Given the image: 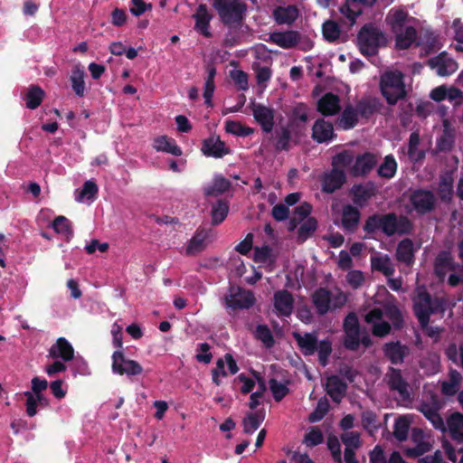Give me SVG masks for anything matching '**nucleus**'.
I'll return each mask as SVG.
<instances>
[{"mask_svg":"<svg viewBox=\"0 0 463 463\" xmlns=\"http://www.w3.org/2000/svg\"><path fill=\"white\" fill-rule=\"evenodd\" d=\"M393 435L399 441H405L408 438L410 422L405 417H399L393 426Z\"/></svg>","mask_w":463,"mask_h":463,"instance_id":"nucleus-56","label":"nucleus"},{"mask_svg":"<svg viewBox=\"0 0 463 463\" xmlns=\"http://www.w3.org/2000/svg\"><path fill=\"white\" fill-rule=\"evenodd\" d=\"M363 230L368 238L374 239V235L378 232L389 238L394 235H411L413 232L414 224L406 215L390 212L368 216Z\"/></svg>","mask_w":463,"mask_h":463,"instance_id":"nucleus-1","label":"nucleus"},{"mask_svg":"<svg viewBox=\"0 0 463 463\" xmlns=\"http://www.w3.org/2000/svg\"><path fill=\"white\" fill-rule=\"evenodd\" d=\"M373 269L381 271L383 275L389 277L394 273V267L388 255L374 256L371 258Z\"/></svg>","mask_w":463,"mask_h":463,"instance_id":"nucleus-42","label":"nucleus"},{"mask_svg":"<svg viewBox=\"0 0 463 463\" xmlns=\"http://www.w3.org/2000/svg\"><path fill=\"white\" fill-rule=\"evenodd\" d=\"M299 11L296 5L278 6L273 10L272 16L278 24H291L298 17Z\"/></svg>","mask_w":463,"mask_h":463,"instance_id":"nucleus-27","label":"nucleus"},{"mask_svg":"<svg viewBox=\"0 0 463 463\" xmlns=\"http://www.w3.org/2000/svg\"><path fill=\"white\" fill-rule=\"evenodd\" d=\"M202 153L207 157L222 158L232 153V149L221 140L219 136H211L202 142Z\"/></svg>","mask_w":463,"mask_h":463,"instance_id":"nucleus-12","label":"nucleus"},{"mask_svg":"<svg viewBox=\"0 0 463 463\" xmlns=\"http://www.w3.org/2000/svg\"><path fill=\"white\" fill-rule=\"evenodd\" d=\"M396 258L405 264H411L414 260L413 241L409 238L402 240L396 249Z\"/></svg>","mask_w":463,"mask_h":463,"instance_id":"nucleus-34","label":"nucleus"},{"mask_svg":"<svg viewBox=\"0 0 463 463\" xmlns=\"http://www.w3.org/2000/svg\"><path fill=\"white\" fill-rule=\"evenodd\" d=\"M74 348L71 344L63 336L59 337L56 342L51 345L48 351V356L52 359H60L63 362H69L73 358Z\"/></svg>","mask_w":463,"mask_h":463,"instance_id":"nucleus-20","label":"nucleus"},{"mask_svg":"<svg viewBox=\"0 0 463 463\" xmlns=\"http://www.w3.org/2000/svg\"><path fill=\"white\" fill-rule=\"evenodd\" d=\"M428 65L431 69H437L439 76H449L458 70V63L455 60L448 56L446 52H441L437 56L428 61Z\"/></svg>","mask_w":463,"mask_h":463,"instance_id":"nucleus-15","label":"nucleus"},{"mask_svg":"<svg viewBox=\"0 0 463 463\" xmlns=\"http://www.w3.org/2000/svg\"><path fill=\"white\" fill-rule=\"evenodd\" d=\"M420 135L417 132H412L409 137L408 142V156L413 162H420L424 159L425 152L419 149Z\"/></svg>","mask_w":463,"mask_h":463,"instance_id":"nucleus-44","label":"nucleus"},{"mask_svg":"<svg viewBox=\"0 0 463 463\" xmlns=\"http://www.w3.org/2000/svg\"><path fill=\"white\" fill-rule=\"evenodd\" d=\"M275 313L281 317H289L293 311L294 299L287 289L278 290L273 296Z\"/></svg>","mask_w":463,"mask_h":463,"instance_id":"nucleus-19","label":"nucleus"},{"mask_svg":"<svg viewBox=\"0 0 463 463\" xmlns=\"http://www.w3.org/2000/svg\"><path fill=\"white\" fill-rule=\"evenodd\" d=\"M387 384L392 391H396L400 398L404 402H410L411 395L409 384L402 375L400 369L389 367L386 373Z\"/></svg>","mask_w":463,"mask_h":463,"instance_id":"nucleus-10","label":"nucleus"},{"mask_svg":"<svg viewBox=\"0 0 463 463\" xmlns=\"http://www.w3.org/2000/svg\"><path fill=\"white\" fill-rule=\"evenodd\" d=\"M229 203L224 200H217L212 206L211 216L213 225L222 223L229 213Z\"/></svg>","mask_w":463,"mask_h":463,"instance_id":"nucleus-43","label":"nucleus"},{"mask_svg":"<svg viewBox=\"0 0 463 463\" xmlns=\"http://www.w3.org/2000/svg\"><path fill=\"white\" fill-rule=\"evenodd\" d=\"M50 226L58 234H61V235H64L67 237L71 236L73 234V231L71 228V222L65 216H62V215L57 216L52 222Z\"/></svg>","mask_w":463,"mask_h":463,"instance_id":"nucleus-50","label":"nucleus"},{"mask_svg":"<svg viewBox=\"0 0 463 463\" xmlns=\"http://www.w3.org/2000/svg\"><path fill=\"white\" fill-rule=\"evenodd\" d=\"M317 228V221L314 217L307 218L300 225L298 231V238L306 241Z\"/></svg>","mask_w":463,"mask_h":463,"instance_id":"nucleus-60","label":"nucleus"},{"mask_svg":"<svg viewBox=\"0 0 463 463\" xmlns=\"http://www.w3.org/2000/svg\"><path fill=\"white\" fill-rule=\"evenodd\" d=\"M380 90L390 106H394L407 96L404 74L398 71H386L380 77Z\"/></svg>","mask_w":463,"mask_h":463,"instance_id":"nucleus-4","label":"nucleus"},{"mask_svg":"<svg viewBox=\"0 0 463 463\" xmlns=\"http://www.w3.org/2000/svg\"><path fill=\"white\" fill-rule=\"evenodd\" d=\"M225 130L227 133L241 137H248L253 133V129L251 128L243 126L241 123L234 120L226 121Z\"/></svg>","mask_w":463,"mask_h":463,"instance_id":"nucleus-54","label":"nucleus"},{"mask_svg":"<svg viewBox=\"0 0 463 463\" xmlns=\"http://www.w3.org/2000/svg\"><path fill=\"white\" fill-rule=\"evenodd\" d=\"M45 96L44 90L39 85H30L24 96L25 106L29 109H37Z\"/></svg>","mask_w":463,"mask_h":463,"instance_id":"nucleus-38","label":"nucleus"},{"mask_svg":"<svg viewBox=\"0 0 463 463\" xmlns=\"http://www.w3.org/2000/svg\"><path fill=\"white\" fill-rule=\"evenodd\" d=\"M400 454L398 451H393L389 457V459L386 460L384 452L381 446L377 445L374 449L370 452V460L372 463H392V458L394 454Z\"/></svg>","mask_w":463,"mask_h":463,"instance_id":"nucleus-64","label":"nucleus"},{"mask_svg":"<svg viewBox=\"0 0 463 463\" xmlns=\"http://www.w3.org/2000/svg\"><path fill=\"white\" fill-rule=\"evenodd\" d=\"M412 210L418 215L431 213L437 206V197L431 190L417 188L413 190L409 197Z\"/></svg>","mask_w":463,"mask_h":463,"instance_id":"nucleus-7","label":"nucleus"},{"mask_svg":"<svg viewBox=\"0 0 463 463\" xmlns=\"http://www.w3.org/2000/svg\"><path fill=\"white\" fill-rule=\"evenodd\" d=\"M99 192V188L97 184L92 180H87L79 193L75 196L76 201L78 202H83L84 200H91L96 197L97 194Z\"/></svg>","mask_w":463,"mask_h":463,"instance_id":"nucleus-53","label":"nucleus"},{"mask_svg":"<svg viewBox=\"0 0 463 463\" xmlns=\"http://www.w3.org/2000/svg\"><path fill=\"white\" fill-rule=\"evenodd\" d=\"M208 236V231L203 229H198L193 235V237L190 239L185 249V254L187 256H193L203 251L206 248L205 241Z\"/></svg>","mask_w":463,"mask_h":463,"instance_id":"nucleus-29","label":"nucleus"},{"mask_svg":"<svg viewBox=\"0 0 463 463\" xmlns=\"http://www.w3.org/2000/svg\"><path fill=\"white\" fill-rule=\"evenodd\" d=\"M255 337L268 348L272 347L275 344L273 335L267 325H258L256 326Z\"/></svg>","mask_w":463,"mask_h":463,"instance_id":"nucleus-58","label":"nucleus"},{"mask_svg":"<svg viewBox=\"0 0 463 463\" xmlns=\"http://www.w3.org/2000/svg\"><path fill=\"white\" fill-rule=\"evenodd\" d=\"M446 309V301L443 298H432L427 289L418 288L413 298V311L420 326L426 328L431 315L443 314Z\"/></svg>","mask_w":463,"mask_h":463,"instance_id":"nucleus-2","label":"nucleus"},{"mask_svg":"<svg viewBox=\"0 0 463 463\" xmlns=\"http://www.w3.org/2000/svg\"><path fill=\"white\" fill-rule=\"evenodd\" d=\"M341 110L340 98L337 94L327 92L317 101V111L323 116H335Z\"/></svg>","mask_w":463,"mask_h":463,"instance_id":"nucleus-21","label":"nucleus"},{"mask_svg":"<svg viewBox=\"0 0 463 463\" xmlns=\"http://www.w3.org/2000/svg\"><path fill=\"white\" fill-rule=\"evenodd\" d=\"M430 401H422L419 406V411L424 415V417L430 420L432 419L440 410L441 402L438 395L434 392H430Z\"/></svg>","mask_w":463,"mask_h":463,"instance_id":"nucleus-35","label":"nucleus"},{"mask_svg":"<svg viewBox=\"0 0 463 463\" xmlns=\"http://www.w3.org/2000/svg\"><path fill=\"white\" fill-rule=\"evenodd\" d=\"M269 41L283 49H290L299 43L300 33L294 30L273 32L269 34Z\"/></svg>","mask_w":463,"mask_h":463,"instance_id":"nucleus-22","label":"nucleus"},{"mask_svg":"<svg viewBox=\"0 0 463 463\" xmlns=\"http://www.w3.org/2000/svg\"><path fill=\"white\" fill-rule=\"evenodd\" d=\"M356 43L364 56L372 57L378 53L379 48L386 43L383 32L373 23L362 26L357 33Z\"/></svg>","mask_w":463,"mask_h":463,"instance_id":"nucleus-5","label":"nucleus"},{"mask_svg":"<svg viewBox=\"0 0 463 463\" xmlns=\"http://www.w3.org/2000/svg\"><path fill=\"white\" fill-rule=\"evenodd\" d=\"M85 71L80 66H75L70 76L71 88L79 98L84 97L85 94Z\"/></svg>","mask_w":463,"mask_h":463,"instance_id":"nucleus-33","label":"nucleus"},{"mask_svg":"<svg viewBox=\"0 0 463 463\" xmlns=\"http://www.w3.org/2000/svg\"><path fill=\"white\" fill-rule=\"evenodd\" d=\"M438 192L441 201L449 202L453 195V179L450 176H441Z\"/></svg>","mask_w":463,"mask_h":463,"instance_id":"nucleus-51","label":"nucleus"},{"mask_svg":"<svg viewBox=\"0 0 463 463\" xmlns=\"http://www.w3.org/2000/svg\"><path fill=\"white\" fill-rule=\"evenodd\" d=\"M361 344L365 347L371 345L372 341L367 332L362 331L361 327L345 330L344 345L346 349L356 351Z\"/></svg>","mask_w":463,"mask_h":463,"instance_id":"nucleus-17","label":"nucleus"},{"mask_svg":"<svg viewBox=\"0 0 463 463\" xmlns=\"http://www.w3.org/2000/svg\"><path fill=\"white\" fill-rule=\"evenodd\" d=\"M264 416L259 412H249L242 420L244 433L248 435L253 434L261 425Z\"/></svg>","mask_w":463,"mask_h":463,"instance_id":"nucleus-46","label":"nucleus"},{"mask_svg":"<svg viewBox=\"0 0 463 463\" xmlns=\"http://www.w3.org/2000/svg\"><path fill=\"white\" fill-rule=\"evenodd\" d=\"M293 337L305 356L313 355L317 352L319 364L324 367L327 365L328 357L332 353V343L328 338L318 341L316 332H294Z\"/></svg>","mask_w":463,"mask_h":463,"instance_id":"nucleus-3","label":"nucleus"},{"mask_svg":"<svg viewBox=\"0 0 463 463\" xmlns=\"http://www.w3.org/2000/svg\"><path fill=\"white\" fill-rule=\"evenodd\" d=\"M321 191L324 194H333L342 188L346 181V174L336 166L324 172L320 176Z\"/></svg>","mask_w":463,"mask_h":463,"instance_id":"nucleus-9","label":"nucleus"},{"mask_svg":"<svg viewBox=\"0 0 463 463\" xmlns=\"http://www.w3.org/2000/svg\"><path fill=\"white\" fill-rule=\"evenodd\" d=\"M329 411V403L326 397L318 400L317 407L309 414L308 420L312 423L318 422L324 419Z\"/></svg>","mask_w":463,"mask_h":463,"instance_id":"nucleus-55","label":"nucleus"},{"mask_svg":"<svg viewBox=\"0 0 463 463\" xmlns=\"http://www.w3.org/2000/svg\"><path fill=\"white\" fill-rule=\"evenodd\" d=\"M392 33L395 34V45L400 50L410 48L417 37V30L411 25Z\"/></svg>","mask_w":463,"mask_h":463,"instance_id":"nucleus-31","label":"nucleus"},{"mask_svg":"<svg viewBox=\"0 0 463 463\" xmlns=\"http://www.w3.org/2000/svg\"><path fill=\"white\" fill-rule=\"evenodd\" d=\"M397 170V163L392 155L386 156L383 162L378 168V175L382 177L392 178L395 175Z\"/></svg>","mask_w":463,"mask_h":463,"instance_id":"nucleus-52","label":"nucleus"},{"mask_svg":"<svg viewBox=\"0 0 463 463\" xmlns=\"http://www.w3.org/2000/svg\"><path fill=\"white\" fill-rule=\"evenodd\" d=\"M382 100L377 97H364L356 103L359 117L368 119L383 108Z\"/></svg>","mask_w":463,"mask_h":463,"instance_id":"nucleus-23","label":"nucleus"},{"mask_svg":"<svg viewBox=\"0 0 463 463\" xmlns=\"http://www.w3.org/2000/svg\"><path fill=\"white\" fill-rule=\"evenodd\" d=\"M377 164L376 156L372 153H364L357 156L354 170L355 173L360 175L368 174Z\"/></svg>","mask_w":463,"mask_h":463,"instance_id":"nucleus-39","label":"nucleus"},{"mask_svg":"<svg viewBox=\"0 0 463 463\" xmlns=\"http://www.w3.org/2000/svg\"><path fill=\"white\" fill-rule=\"evenodd\" d=\"M213 7L220 21L227 26L240 25L246 16L247 4L241 0H213Z\"/></svg>","mask_w":463,"mask_h":463,"instance_id":"nucleus-6","label":"nucleus"},{"mask_svg":"<svg viewBox=\"0 0 463 463\" xmlns=\"http://www.w3.org/2000/svg\"><path fill=\"white\" fill-rule=\"evenodd\" d=\"M352 5L356 6V4H353L351 1H347L342 5L339 8L340 13L348 20L350 26H353L356 18L362 14V10L360 8H353Z\"/></svg>","mask_w":463,"mask_h":463,"instance_id":"nucleus-57","label":"nucleus"},{"mask_svg":"<svg viewBox=\"0 0 463 463\" xmlns=\"http://www.w3.org/2000/svg\"><path fill=\"white\" fill-rule=\"evenodd\" d=\"M252 115L264 133H270L275 125V110L261 103L252 104Z\"/></svg>","mask_w":463,"mask_h":463,"instance_id":"nucleus-11","label":"nucleus"},{"mask_svg":"<svg viewBox=\"0 0 463 463\" xmlns=\"http://www.w3.org/2000/svg\"><path fill=\"white\" fill-rule=\"evenodd\" d=\"M341 32L339 24L333 20H327L322 25L323 36L329 43H334L338 40Z\"/></svg>","mask_w":463,"mask_h":463,"instance_id":"nucleus-49","label":"nucleus"},{"mask_svg":"<svg viewBox=\"0 0 463 463\" xmlns=\"http://www.w3.org/2000/svg\"><path fill=\"white\" fill-rule=\"evenodd\" d=\"M153 147L157 152H164L180 156L183 154L182 148L176 144V141L166 135L159 136L154 139Z\"/></svg>","mask_w":463,"mask_h":463,"instance_id":"nucleus-28","label":"nucleus"},{"mask_svg":"<svg viewBox=\"0 0 463 463\" xmlns=\"http://www.w3.org/2000/svg\"><path fill=\"white\" fill-rule=\"evenodd\" d=\"M408 17V12L402 8H392L386 16V23L391 27L392 32H399L405 26Z\"/></svg>","mask_w":463,"mask_h":463,"instance_id":"nucleus-32","label":"nucleus"},{"mask_svg":"<svg viewBox=\"0 0 463 463\" xmlns=\"http://www.w3.org/2000/svg\"><path fill=\"white\" fill-rule=\"evenodd\" d=\"M291 133L286 127L276 131L274 147L276 151H288L290 148Z\"/></svg>","mask_w":463,"mask_h":463,"instance_id":"nucleus-48","label":"nucleus"},{"mask_svg":"<svg viewBox=\"0 0 463 463\" xmlns=\"http://www.w3.org/2000/svg\"><path fill=\"white\" fill-rule=\"evenodd\" d=\"M255 304V298L251 291L238 288L236 293L226 298V305L232 309H249Z\"/></svg>","mask_w":463,"mask_h":463,"instance_id":"nucleus-18","label":"nucleus"},{"mask_svg":"<svg viewBox=\"0 0 463 463\" xmlns=\"http://www.w3.org/2000/svg\"><path fill=\"white\" fill-rule=\"evenodd\" d=\"M308 111L309 109L306 103H297L291 109L289 123L297 126L305 125L309 118Z\"/></svg>","mask_w":463,"mask_h":463,"instance_id":"nucleus-41","label":"nucleus"},{"mask_svg":"<svg viewBox=\"0 0 463 463\" xmlns=\"http://www.w3.org/2000/svg\"><path fill=\"white\" fill-rule=\"evenodd\" d=\"M447 425L452 439L463 443V415L459 412L451 414L447 420Z\"/></svg>","mask_w":463,"mask_h":463,"instance_id":"nucleus-37","label":"nucleus"},{"mask_svg":"<svg viewBox=\"0 0 463 463\" xmlns=\"http://www.w3.org/2000/svg\"><path fill=\"white\" fill-rule=\"evenodd\" d=\"M455 144V135L452 129L446 128L437 138L436 148L439 152H450Z\"/></svg>","mask_w":463,"mask_h":463,"instance_id":"nucleus-47","label":"nucleus"},{"mask_svg":"<svg viewBox=\"0 0 463 463\" xmlns=\"http://www.w3.org/2000/svg\"><path fill=\"white\" fill-rule=\"evenodd\" d=\"M68 368L71 371L74 377L78 374L87 376L90 374V370L89 368L88 363L86 360L80 354H73V358L69 360Z\"/></svg>","mask_w":463,"mask_h":463,"instance_id":"nucleus-45","label":"nucleus"},{"mask_svg":"<svg viewBox=\"0 0 463 463\" xmlns=\"http://www.w3.org/2000/svg\"><path fill=\"white\" fill-rule=\"evenodd\" d=\"M269 390L276 402H280L288 392L289 389L286 383L279 382L275 378L269 381Z\"/></svg>","mask_w":463,"mask_h":463,"instance_id":"nucleus-59","label":"nucleus"},{"mask_svg":"<svg viewBox=\"0 0 463 463\" xmlns=\"http://www.w3.org/2000/svg\"><path fill=\"white\" fill-rule=\"evenodd\" d=\"M384 356L395 365L402 364L406 356L410 354V348L400 341H391L383 346Z\"/></svg>","mask_w":463,"mask_h":463,"instance_id":"nucleus-16","label":"nucleus"},{"mask_svg":"<svg viewBox=\"0 0 463 463\" xmlns=\"http://www.w3.org/2000/svg\"><path fill=\"white\" fill-rule=\"evenodd\" d=\"M112 372L115 374H126L128 377L142 373V366L135 360L128 359L122 350H116L112 354Z\"/></svg>","mask_w":463,"mask_h":463,"instance_id":"nucleus-8","label":"nucleus"},{"mask_svg":"<svg viewBox=\"0 0 463 463\" xmlns=\"http://www.w3.org/2000/svg\"><path fill=\"white\" fill-rule=\"evenodd\" d=\"M231 181L221 174L213 176V182L203 189L206 196H219L230 190Z\"/></svg>","mask_w":463,"mask_h":463,"instance_id":"nucleus-30","label":"nucleus"},{"mask_svg":"<svg viewBox=\"0 0 463 463\" xmlns=\"http://www.w3.org/2000/svg\"><path fill=\"white\" fill-rule=\"evenodd\" d=\"M192 17L195 22L194 29L206 38L212 37L210 23L213 16L209 12L207 5L200 4Z\"/></svg>","mask_w":463,"mask_h":463,"instance_id":"nucleus-13","label":"nucleus"},{"mask_svg":"<svg viewBox=\"0 0 463 463\" xmlns=\"http://www.w3.org/2000/svg\"><path fill=\"white\" fill-rule=\"evenodd\" d=\"M361 219L360 211L351 205L346 204L343 207L341 226L347 232H354L358 227Z\"/></svg>","mask_w":463,"mask_h":463,"instance_id":"nucleus-24","label":"nucleus"},{"mask_svg":"<svg viewBox=\"0 0 463 463\" xmlns=\"http://www.w3.org/2000/svg\"><path fill=\"white\" fill-rule=\"evenodd\" d=\"M359 118L356 107L348 104L341 113L339 125L345 130L352 129L357 125Z\"/></svg>","mask_w":463,"mask_h":463,"instance_id":"nucleus-36","label":"nucleus"},{"mask_svg":"<svg viewBox=\"0 0 463 463\" xmlns=\"http://www.w3.org/2000/svg\"><path fill=\"white\" fill-rule=\"evenodd\" d=\"M431 447V444L428 440H424L415 444V447L413 448H406L404 449V454L409 458H417L430 451Z\"/></svg>","mask_w":463,"mask_h":463,"instance_id":"nucleus-62","label":"nucleus"},{"mask_svg":"<svg viewBox=\"0 0 463 463\" xmlns=\"http://www.w3.org/2000/svg\"><path fill=\"white\" fill-rule=\"evenodd\" d=\"M312 303L317 314L326 315L331 309L332 293L325 288H318L312 294Z\"/></svg>","mask_w":463,"mask_h":463,"instance_id":"nucleus-26","label":"nucleus"},{"mask_svg":"<svg viewBox=\"0 0 463 463\" xmlns=\"http://www.w3.org/2000/svg\"><path fill=\"white\" fill-rule=\"evenodd\" d=\"M311 137L317 144L330 143L336 137L333 124L324 118H317L313 124Z\"/></svg>","mask_w":463,"mask_h":463,"instance_id":"nucleus-14","label":"nucleus"},{"mask_svg":"<svg viewBox=\"0 0 463 463\" xmlns=\"http://www.w3.org/2000/svg\"><path fill=\"white\" fill-rule=\"evenodd\" d=\"M351 192L354 195V203L359 206H364L373 195V188L363 184L353 185Z\"/></svg>","mask_w":463,"mask_h":463,"instance_id":"nucleus-40","label":"nucleus"},{"mask_svg":"<svg viewBox=\"0 0 463 463\" xmlns=\"http://www.w3.org/2000/svg\"><path fill=\"white\" fill-rule=\"evenodd\" d=\"M342 441L345 446V449H351L354 450L361 446L360 434L354 431L342 435Z\"/></svg>","mask_w":463,"mask_h":463,"instance_id":"nucleus-63","label":"nucleus"},{"mask_svg":"<svg viewBox=\"0 0 463 463\" xmlns=\"http://www.w3.org/2000/svg\"><path fill=\"white\" fill-rule=\"evenodd\" d=\"M324 441L322 431L317 427H312L310 430L305 435L303 443L307 447H316Z\"/></svg>","mask_w":463,"mask_h":463,"instance_id":"nucleus-61","label":"nucleus"},{"mask_svg":"<svg viewBox=\"0 0 463 463\" xmlns=\"http://www.w3.org/2000/svg\"><path fill=\"white\" fill-rule=\"evenodd\" d=\"M346 390L347 384L339 376L331 375L327 378L326 391L334 402H341Z\"/></svg>","mask_w":463,"mask_h":463,"instance_id":"nucleus-25","label":"nucleus"}]
</instances>
